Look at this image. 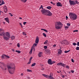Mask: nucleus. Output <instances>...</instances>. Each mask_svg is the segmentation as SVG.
<instances>
[{"instance_id": "23", "label": "nucleus", "mask_w": 79, "mask_h": 79, "mask_svg": "<svg viewBox=\"0 0 79 79\" xmlns=\"http://www.w3.org/2000/svg\"><path fill=\"white\" fill-rule=\"evenodd\" d=\"M16 52H17V53H20L21 52L20 51H18V50H16L15 51Z\"/></svg>"}, {"instance_id": "48", "label": "nucleus", "mask_w": 79, "mask_h": 79, "mask_svg": "<svg viewBox=\"0 0 79 79\" xmlns=\"http://www.w3.org/2000/svg\"><path fill=\"white\" fill-rule=\"evenodd\" d=\"M71 73H74V71L73 70H71Z\"/></svg>"}, {"instance_id": "45", "label": "nucleus", "mask_w": 79, "mask_h": 79, "mask_svg": "<svg viewBox=\"0 0 79 79\" xmlns=\"http://www.w3.org/2000/svg\"><path fill=\"white\" fill-rule=\"evenodd\" d=\"M32 59V57H31V58L30 59L29 61H31V60Z\"/></svg>"}, {"instance_id": "9", "label": "nucleus", "mask_w": 79, "mask_h": 79, "mask_svg": "<svg viewBox=\"0 0 79 79\" xmlns=\"http://www.w3.org/2000/svg\"><path fill=\"white\" fill-rule=\"evenodd\" d=\"M5 57L7 58H10V56H8V55H6L5 54H3L2 55V58H5Z\"/></svg>"}, {"instance_id": "56", "label": "nucleus", "mask_w": 79, "mask_h": 79, "mask_svg": "<svg viewBox=\"0 0 79 79\" xmlns=\"http://www.w3.org/2000/svg\"><path fill=\"white\" fill-rule=\"evenodd\" d=\"M66 20H67L68 19V17L67 16H66Z\"/></svg>"}, {"instance_id": "27", "label": "nucleus", "mask_w": 79, "mask_h": 79, "mask_svg": "<svg viewBox=\"0 0 79 79\" xmlns=\"http://www.w3.org/2000/svg\"><path fill=\"white\" fill-rule=\"evenodd\" d=\"M43 34V35L44 36V37H47V35L45 34V33H44Z\"/></svg>"}, {"instance_id": "59", "label": "nucleus", "mask_w": 79, "mask_h": 79, "mask_svg": "<svg viewBox=\"0 0 79 79\" xmlns=\"http://www.w3.org/2000/svg\"><path fill=\"white\" fill-rule=\"evenodd\" d=\"M62 78H64V76L62 75Z\"/></svg>"}, {"instance_id": "12", "label": "nucleus", "mask_w": 79, "mask_h": 79, "mask_svg": "<svg viewBox=\"0 0 79 79\" xmlns=\"http://www.w3.org/2000/svg\"><path fill=\"white\" fill-rule=\"evenodd\" d=\"M4 19L5 20V21H6V22L8 23H9V19H8V18H5Z\"/></svg>"}, {"instance_id": "38", "label": "nucleus", "mask_w": 79, "mask_h": 79, "mask_svg": "<svg viewBox=\"0 0 79 79\" xmlns=\"http://www.w3.org/2000/svg\"><path fill=\"white\" fill-rule=\"evenodd\" d=\"M73 45H74V46H75V45H77V44L76 43H73Z\"/></svg>"}, {"instance_id": "21", "label": "nucleus", "mask_w": 79, "mask_h": 79, "mask_svg": "<svg viewBox=\"0 0 79 79\" xmlns=\"http://www.w3.org/2000/svg\"><path fill=\"white\" fill-rule=\"evenodd\" d=\"M42 55V52H40L39 53L38 56L39 57H40Z\"/></svg>"}, {"instance_id": "11", "label": "nucleus", "mask_w": 79, "mask_h": 79, "mask_svg": "<svg viewBox=\"0 0 79 79\" xmlns=\"http://www.w3.org/2000/svg\"><path fill=\"white\" fill-rule=\"evenodd\" d=\"M56 6H62L63 5L61 4V2H58L56 3Z\"/></svg>"}, {"instance_id": "63", "label": "nucleus", "mask_w": 79, "mask_h": 79, "mask_svg": "<svg viewBox=\"0 0 79 79\" xmlns=\"http://www.w3.org/2000/svg\"><path fill=\"white\" fill-rule=\"evenodd\" d=\"M53 47H56V45L54 44L53 46Z\"/></svg>"}, {"instance_id": "55", "label": "nucleus", "mask_w": 79, "mask_h": 79, "mask_svg": "<svg viewBox=\"0 0 79 79\" xmlns=\"http://www.w3.org/2000/svg\"><path fill=\"white\" fill-rule=\"evenodd\" d=\"M32 49L33 50V51L34 52L35 51V48H34V47H33V48H32Z\"/></svg>"}, {"instance_id": "10", "label": "nucleus", "mask_w": 79, "mask_h": 79, "mask_svg": "<svg viewBox=\"0 0 79 79\" xmlns=\"http://www.w3.org/2000/svg\"><path fill=\"white\" fill-rule=\"evenodd\" d=\"M56 62L55 61H52L51 59H50V64L52 65L54 63H55Z\"/></svg>"}, {"instance_id": "16", "label": "nucleus", "mask_w": 79, "mask_h": 79, "mask_svg": "<svg viewBox=\"0 0 79 79\" xmlns=\"http://www.w3.org/2000/svg\"><path fill=\"white\" fill-rule=\"evenodd\" d=\"M32 50H33V49L32 48V47L31 48L30 52V54H32Z\"/></svg>"}, {"instance_id": "40", "label": "nucleus", "mask_w": 79, "mask_h": 79, "mask_svg": "<svg viewBox=\"0 0 79 79\" xmlns=\"http://www.w3.org/2000/svg\"><path fill=\"white\" fill-rule=\"evenodd\" d=\"M44 48L45 49H46V48H47V46H44Z\"/></svg>"}, {"instance_id": "42", "label": "nucleus", "mask_w": 79, "mask_h": 79, "mask_svg": "<svg viewBox=\"0 0 79 79\" xmlns=\"http://www.w3.org/2000/svg\"><path fill=\"white\" fill-rule=\"evenodd\" d=\"M66 68L67 69H69V66H68V65H67L66 66Z\"/></svg>"}, {"instance_id": "7", "label": "nucleus", "mask_w": 79, "mask_h": 79, "mask_svg": "<svg viewBox=\"0 0 79 79\" xmlns=\"http://www.w3.org/2000/svg\"><path fill=\"white\" fill-rule=\"evenodd\" d=\"M57 65H59L63 66V67H64L66 66V64H64L62 63H59L57 64Z\"/></svg>"}, {"instance_id": "54", "label": "nucleus", "mask_w": 79, "mask_h": 79, "mask_svg": "<svg viewBox=\"0 0 79 79\" xmlns=\"http://www.w3.org/2000/svg\"><path fill=\"white\" fill-rule=\"evenodd\" d=\"M71 60L72 62L73 63H74V60L73 59H72Z\"/></svg>"}, {"instance_id": "18", "label": "nucleus", "mask_w": 79, "mask_h": 79, "mask_svg": "<svg viewBox=\"0 0 79 79\" xmlns=\"http://www.w3.org/2000/svg\"><path fill=\"white\" fill-rule=\"evenodd\" d=\"M65 40H63L61 43L62 44H65Z\"/></svg>"}, {"instance_id": "53", "label": "nucleus", "mask_w": 79, "mask_h": 79, "mask_svg": "<svg viewBox=\"0 0 79 79\" xmlns=\"http://www.w3.org/2000/svg\"><path fill=\"white\" fill-rule=\"evenodd\" d=\"M52 13L50 12V16H52Z\"/></svg>"}, {"instance_id": "62", "label": "nucleus", "mask_w": 79, "mask_h": 79, "mask_svg": "<svg viewBox=\"0 0 79 79\" xmlns=\"http://www.w3.org/2000/svg\"><path fill=\"white\" fill-rule=\"evenodd\" d=\"M19 19H22V18H21V17H19Z\"/></svg>"}, {"instance_id": "36", "label": "nucleus", "mask_w": 79, "mask_h": 79, "mask_svg": "<svg viewBox=\"0 0 79 79\" xmlns=\"http://www.w3.org/2000/svg\"><path fill=\"white\" fill-rule=\"evenodd\" d=\"M64 28H65V29H66V30L67 29H68V28H69V27H68L67 26L65 27Z\"/></svg>"}, {"instance_id": "57", "label": "nucleus", "mask_w": 79, "mask_h": 79, "mask_svg": "<svg viewBox=\"0 0 79 79\" xmlns=\"http://www.w3.org/2000/svg\"><path fill=\"white\" fill-rule=\"evenodd\" d=\"M1 13H3V12L0 10V15H1Z\"/></svg>"}, {"instance_id": "8", "label": "nucleus", "mask_w": 79, "mask_h": 79, "mask_svg": "<svg viewBox=\"0 0 79 79\" xmlns=\"http://www.w3.org/2000/svg\"><path fill=\"white\" fill-rule=\"evenodd\" d=\"M39 42V38L38 36H37L35 40V43L36 44H38Z\"/></svg>"}, {"instance_id": "2", "label": "nucleus", "mask_w": 79, "mask_h": 79, "mask_svg": "<svg viewBox=\"0 0 79 79\" xmlns=\"http://www.w3.org/2000/svg\"><path fill=\"white\" fill-rule=\"evenodd\" d=\"M0 32H2V33H0V35L2 36L3 35L4 39L6 40H8L10 39V34L9 32H6L4 34V30L2 28L0 29Z\"/></svg>"}, {"instance_id": "19", "label": "nucleus", "mask_w": 79, "mask_h": 79, "mask_svg": "<svg viewBox=\"0 0 79 79\" xmlns=\"http://www.w3.org/2000/svg\"><path fill=\"white\" fill-rule=\"evenodd\" d=\"M36 45L37 44L36 43H34L32 47V48H34V47L35 48V46H36Z\"/></svg>"}, {"instance_id": "49", "label": "nucleus", "mask_w": 79, "mask_h": 79, "mask_svg": "<svg viewBox=\"0 0 79 79\" xmlns=\"http://www.w3.org/2000/svg\"><path fill=\"white\" fill-rule=\"evenodd\" d=\"M22 34H23V35H26V34H25V32H23Z\"/></svg>"}, {"instance_id": "47", "label": "nucleus", "mask_w": 79, "mask_h": 79, "mask_svg": "<svg viewBox=\"0 0 79 79\" xmlns=\"http://www.w3.org/2000/svg\"><path fill=\"white\" fill-rule=\"evenodd\" d=\"M77 46H79V42H77Z\"/></svg>"}, {"instance_id": "28", "label": "nucleus", "mask_w": 79, "mask_h": 79, "mask_svg": "<svg viewBox=\"0 0 79 79\" xmlns=\"http://www.w3.org/2000/svg\"><path fill=\"white\" fill-rule=\"evenodd\" d=\"M53 73H51L50 75V76L51 77H53Z\"/></svg>"}, {"instance_id": "33", "label": "nucleus", "mask_w": 79, "mask_h": 79, "mask_svg": "<svg viewBox=\"0 0 79 79\" xmlns=\"http://www.w3.org/2000/svg\"><path fill=\"white\" fill-rule=\"evenodd\" d=\"M17 47L19 48V47H20V44L19 43H18L17 44Z\"/></svg>"}, {"instance_id": "64", "label": "nucleus", "mask_w": 79, "mask_h": 79, "mask_svg": "<svg viewBox=\"0 0 79 79\" xmlns=\"http://www.w3.org/2000/svg\"><path fill=\"white\" fill-rule=\"evenodd\" d=\"M52 5H55V3H53L52 4Z\"/></svg>"}, {"instance_id": "58", "label": "nucleus", "mask_w": 79, "mask_h": 79, "mask_svg": "<svg viewBox=\"0 0 79 79\" xmlns=\"http://www.w3.org/2000/svg\"><path fill=\"white\" fill-rule=\"evenodd\" d=\"M12 51H13V52H15V50H14L13 49H12Z\"/></svg>"}, {"instance_id": "29", "label": "nucleus", "mask_w": 79, "mask_h": 79, "mask_svg": "<svg viewBox=\"0 0 79 79\" xmlns=\"http://www.w3.org/2000/svg\"><path fill=\"white\" fill-rule=\"evenodd\" d=\"M47 42H48V40H46V41H45L44 43V44H47Z\"/></svg>"}, {"instance_id": "34", "label": "nucleus", "mask_w": 79, "mask_h": 79, "mask_svg": "<svg viewBox=\"0 0 79 79\" xmlns=\"http://www.w3.org/2000/svg\"><path fill=\"white\" fill-rule=\"evenodd\" d=\"M50 79H55L54 78H53V77H51V76H50Z\"/></svg>"}, {"instance_id": "60", "label": "nucleus", "mask_w": 79, "mask_h": 79, "mask_svg": "<svg viewBox=\"0 0 79 79\" xmlns=\"http://www.w3.org/2000/svg\"><path fill=\"white\" fill-rule=\"evenodd\" d=\"M2 0H0V3H2Z\"/></svg>"}, {"instance_id": "6", "label": "nucleus", "mask_w": 79, "mask_h": 79, "mask_svg": "<svg viewBox=\"0 0 79 79\" xmlns=\"http://www.w3.org/2000/svg\"><path fill=\"white\" fill-rule=\"evenodd\" d=\"M69 2L71 6L72 5H76V3L74 2V1L69 0Z\"/></svg>"}, {"instance_id": "32", "label": "nucleus", "mask_w": 79, "mask_h": 79, "mask_svg": "<svg viewBox=\"0 0 79 79\" xmlns=\"http://www.w3.org/2000/svg\"><path fill=\"white\" fill-rule=\"evenodd\" d=\"M41 8H42V10H43L44 9V8H43V6H42V5L41 6L40 8V10Z\"/></svg>"}, {"instance_id": "31", "label": "nucleus", "mask_w": 79, "mask_h": 79, "mask_svg": "<svg viewBox=\"0 0 79 79\" xmlns=\"http://www.w3.org/2000/svg\"><path fill=\"white\" fill-rule=\"evenodd\" d=\"M27 71H28V72H32V70H30L29 69H27Z\"/></svg>"}, {"instance_id": "22", "label": "nucleus", "mask_w": 79, "mask_h": 79, "mask_svg": "<svg viewBox=\"0 0 79 79\" xmlns=\"http://www.w3.org/2000/svg\"><path fill=\"white\" fill-rule=\"evenodd\" d=\"M36 64L35 63H34L33 64H32L31 65V66L32 67H33V66H35V65Z\"/></svg>"}, {"instance_id": "1", "label": "nucleus", "mask_w": 79, "mask_h": 79, "mask_svg": "<svg viewBox=\"0 0 79 79\" xmlns=\"http://www.w3.org/2000/svg\"><path fill=\"white\" fill-rule=\"evenodd\" d=\"M10 65H10H8L7 66L6 65L3 66L2 67H1V68L3 70V71H5L7 70V68H8V71L10 74H13L14 71L15 70V64H13L11 65L10 64Z\"/></svg>"}, {"instance_id": "26", "label": "nucleus", "mask_w": 79, "mask_h": 79, "mask_svg": "<svg viewBox=\"0 0 79 79\" xmlns=\"http://www.w3.org/2000/svg\"><path fill=\"white\" fill-rule=\"evenodd\" d=\"M11 38H12V40H14V39H15V36H13Z\"/></svg>"}, {"instance_id": "13", "label": "nucleus", "mask_w": 79, "mask_h": 79, "mask_svg": "<svg viewBox=\"0 0 79 79\" xmlns=\"http://www.w3.org/2000/svg\"><path fill=\"white\" fill-rule=\"evenodd\" d=\"M7 11L8 10H7V7H6V6H5V7L4 11L5 12V13H6L7 12Z\"/></svg>"}, {"instance_id": "25", "label": "nucleus", "mask_w": 79, "mask_h": 79, "mask_svg": "<svg viewBox=\"0 0 79 79\" xmlns=\"http://www.w3.org/2000/svg\"><path fill=\"white\" fill-rule=\"evenodd\" d=\"M70 51V50H68V51H64V53H68V52H69Z\"/></svg>"}, {"instance_id": "35", "label": "nucleus", "mask_w": 79, "mask_h": 79, "mask_svg": "<svg viewBox=\"0 0 79 79\" xmlns=\"http://www.w3.org/2000/svg\"><path fill=\"white\" fill-rule=\"evenodd\" d=\"M42 75L43 76H44V77H46L47 76V75H45V74H43Z\"/></svg>"}, {"instance_id": "5", "label": "nucleus", "mask_w": 79, "mask_h": 79, "mask_svg": "<svg viewBox=\"0 0 79 79\" xmlns=\"http://www.w3.org/2000/svg\"><path fill=\"white\" fill-rule=\"evenodd\" d=\"M41 12L43 15L50 16V11L48 10L44 9L41 10Z\"/></svg>"}, {"instance_id": "17", "label": "nucleus", "mask_w": 79, "mask_h": 79, "mask_svg": "<svg viewBox=\"0 0 79 79\" xmlns=\"http://www.w3.org/2000/svg\"><path fill=\"white\" fill-rule=\"evenodd\" d=\"M65 44H69V42H68V41H67L66 40H65Z\"/></svg>"}, {"instance_id": "15", "label": "nucleus", "mask_w": 79, "mask_h": 79, "mask_svg": "<svg viewBox=\"0 0 79 79\" xmlns=\"http://www.w3.org/2000/svg\"><path fill=\"white\" fill-rule=\"evenodd\" d=\"M74 2L75 3V5H76V4H78V5H79V2H78V1H77V0L74 1Z\"/></svg>"}, {"instance_id": "51", "label": "nucleus", "mask_w": 79, "mask_h": 79, "mask_svg": "<svg viewBox=\"0 0 79 79\" xmlns=\"http://www.w3.org/2000/svg\"><path fill=\"white\" fill-rule=\"evenodd\" d=\"M9 14L10 15V16H13V15H12L11 13H9Z\"/></svg>"}, {"instance_id": "50", "label": "nucleus", "mask_w": 79, "mask_h": 79, "mask_svg": "<svg viewBox=\"0 0 79 79\" xmlns=\"http://www.w3.org/2000/svg\"><path fill=\"white\" fill-rule=\"evenodd\" d=\"M47 9H48V10H50V6H48L47 7Z\"/></svg>"}, {"instance_id": "61", "label": "nucleus", "mask_w": 79, "mask_h": 79, "mask_svg": "<svg viewBox=\"0 0 79 79\" xmlns=\"http://www.w3.org/2000/svg\"><path fill=\"white\" fill-rule=\"evenodd\" d=\"M19 24L21 26H22V24H21V23H20Z\"/></svg>"}, {"instance_id": "46", "label": "nucleus", "mask_w": 79, "mask_h": 79, "mask_svg": "<svg viewBox=\"0 0 79 79\" xmlns=\"http://www.w3.org/2000/svg\"><path fill=\"white\" fill-rule=\"evenodd\" d=\"M48 64H50V59H48Z\"/></svg>"}, {"instance_id": "52", "label": "nucleus", "mask_w": 79, "mask_h": 79, "mask_svg": "<svg viewBox=\"0 0 79 79\" xmlns=\"http://www.w3.org/2000/svg\"><path fill=\"white\" fill-rule=\"evenodd\" d=\"M26 23H27L26 22H24L23 23V24L24 25H25L26 24Z\"/></svg>"}, {"instance_id": "14", "label": "nucleus", "mask_w": 79, "mask_h": 79, "mask_svg": "<svg viewBox=\"0 0 79 79\" xmlns=\"http://www.w3.org/2000/svg\"><path fill=\"white\" fill-rule=\"evenodd\" d=\"M41 31H44L45 32H48V31L46 29L42 28L41 29Z\"/></svg>"}, {"instance_id": "37", "label": "nucleus", "mask_w": 79, "mask_h": 79, "mask_svg": "<svg viewBox=\"0 0 79 79\" xmlns=\"http://www.w3.org/2000/svg\"><path fill=\"white\" fill-rule=\"evenodd\" d=\"M76 50H79V47H77Z\"/></svg>"}, {"instance_id": "41", "label": "nucleus", "mask_w": 79, "mask_h": 79, "mask_svg": "<svg viewBox=\"0 0 79 79\" xmlns=\"http://www.w3.org/2000/svg\"><path fill=\"white\" fill-rule=\"evenodd\" d=\"M31 63V60H29V62L27 63V64H30V63Z\"/></svg>"}, {"instance_id": "39", "label": "nucleus", "mask_w": 79, "mask_h": 79, "mask_svg": "<svg viewBox=\"0 0 79 79\" xmlns=\"http://www.w3.org/2000/svg\"><path fill=\"white\" fill-rule=\"evenodd\" d=\"M47 79H50V76L47 75L46 77Z\"/></svg>"}, {"instance_id": "43", "label": "nucleus", "mask_w": 79, "mask_h": 79, "mask_svg": "<svg viewBox=\"0 0 79 79\" xmlns=\"http://www.w3.org/2000/svg\"><path fill=\"white\" fill-rule=\"evenodd\" d=\"M73 32H78V30H74L73 31Z\"/></svg>"}, {"instance_id": "30", "label": "nucleus", "mask_w": 79, "mask_h": 79, "mask_svg": "<svg viewBox=\"0 0 79 79\" xmlns=\"http://www.w3.org/2000/svg\"><path fill=\"white\" fill-rule=\"evenodd\" d=\"M67 25L68 26H71V24L70 23H67Z\"/></svg>"}, {"instance_id": "24", "label": "nucleus", "mask_w": 79, "mask_h": 79, "mask_svg": "<svg viewBox=\"0 0 79 79\" xmlns=\"http://www.w3.org/2000/svg\"><path fill=\"white\" fill-rule=\"evenodd\" d=\"M60 51L58 52V53L59 54H61V52H62V51L60 49Z\"/></svg>"}, {"instance_id": "4", "label": "nucleus", "mask_w": 79, "mask_h": 79, "mask_svg": "<svg viewBox=\"0 0 79 79\" xmlns=\"http://www.w3.org/2000/svg\"><path fill=\"white\" fill-rule=\"evenodd\" d=\"M55 28L56 29H61V27H60V25H62L63 24L61 22H56L55 24Z\"/></svg>"}, {"instance_id": "3", "label": "nucleus", "mask_w": 79, "mask_h": 79, "mask_svg": "<svg viewBox=\"0 0 79 79\" xmlns=\"http://www.w3.org/2000/svg\"><path fill=\"white\" fill-rule=\"evenodd\" d=\"M70 18L72 20H76L77 18V16L76 14L73 13H70L69 14Z\"/></svg>"}, {"instance_id": "44", "label": "nucleus", "mask_w": 79, "mask_h": 79, "mask_svg": "<svg viewBox=\"0 0 79 79\" xmlns=\"http://www.w3.org/2000/svg\"><path fill=\"white\" fill-rule=\"evenodd\" d=\"M2 5H4V4H5V2H3V1L2 0Z\"/></svg>"}, {"instance_id": "20", "label": "nucleus", "mask_w": 79, "mask_h": 79, "mask_svg": "<svg viewBox=\"0 0 79 79\" xmlns=\"http://www.w3.org/2000/svg\"><path fill=\"white\" fill-rule=\"evenodd\" d=\"M20 0L23 2L24 3H25L26 2H27V0Z\"/></svg>"}]
</instances>
